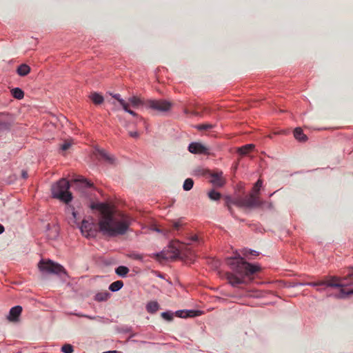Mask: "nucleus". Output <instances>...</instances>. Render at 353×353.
Segmentation results:
<instances>
[{
  "label": "nucleus",
  "instance_id": "24",
  "mask_svg": "<svg viewBox=\"0 0 353 353\" xmlns=\"http://www.w3.org/2000/svg\"><path fill=\"white\" fill-rule=\"evenodd\" d=\"M353 294V290L345 291L344 288H341L338 294H336L335 296L338 299H345L351 294Z\"/></svg>",
  "mask_w": 353,
  "mask_h": 353
},
{
  "label": "nucleus",
  "instance_id": "14",
  "mask_svg": "<svg viewBox=\"0 0 353 353\" xmlns=\"http://www.w3.org/2000/svg\"><path fill=\"white\" fill-rule=\"evenodd\" d=\"M129 103L133 108H138L140 105L145 106V101L141 100L140 98L133 96L128 99Z\"/></svg>",
  "mask_w": 353,
  "mask_h": 353
},
{
  "label": "nucleus",
  "instance_id": "5",
  "mask_svg": "<svg viewBox=\"0 0 353 353\" xmlns=\"http://www.w3.org/2000/svg\"><path fill=\"white\" fill-rule=\"evenodd\" d=\"M235 203L239 207L256 208L260 207L262 203L258 195L252 193L249 196L237 200Z\"/></svg>",
  "mask_w": 353,
  "mask_h": 353
},
{
  "label": "nucleus",
  "instance_id": "34",
  "mask_svg": "<svg viewBox=\"0 0 353 353\" xmlns=\"http://www.w3.org/2000/svg\"><path fill=\"white\" fill-rule=\"evenodd\" d=\"M161 316L167 321H172L173 319V314L170 312H165L161 313Z\"/></svg>",
  "mask_w": 353,
  "mask_h": 353
},
{
  "label": "nucleus",
  "instance_id": "25",
  "mask_svg": "<svg viewBox=\"0 0 353 353\" xmlns=\"http://www.w3.org/2000/svg\"><path fill=\"white\" fill-rule=\"evenodd\" d=\"M110 296V294L107 292L98 293L95 296V300L97 301H104L108 300Z\"/></svg>",
  "mask_w": 353,
  "mask_h": 353
},
{
  "label": "nucleus",
  "instance_id": "9",
  "mask_svg": "<svg viewBox=\"0 0 353 353\" xmlns=\"http://www.w3.org/2000/svg\"><path fill=\"white\" fill-rule=\"evenodd\" d=\"M188 150L192 154H203L209 153V148L198 142H192L188 146Z\"/></svg>",
  "mask_w": 353,
  "mask_h": 353
},
{
  "label": "nucleus",
  "instance_id": "46",
  "mask_svg": "<svg viewBox=\"0 0 353 353\" xmlns=\"http://www.w3.org/2000/svg\"><path fill=\"white\" fill-rule=\"evenodd\" d=\"M3 231H4L3 226L1 224H0V234H2L3 232Z\"/></svg>",
  "mask_w": 353,
  "mask_h": 353
},
{
  "label": "nucleus",
  "instance_id": "3",
  "mask_svg": "<svg viewBox=\"0 0 353 353\" xmlns=\"http://www.w3.org/2000/svg\"><path fill=\"white\" fill-rule=\"evenodd\" d=\"M70 183L65 179H61L52 185L51 190L54 198L68 203L72 199V193L69 191Z\"/></svg>",
  "mask_w": 353,
  "mask_h": 353
},
{
  "label": "nucleus",
  "instance_id": "18",
  "mask_svg": "<svg viewBox=\"0 0 353 353\" xmlns=\"http://www.w3.org/2000/svg\"><path fill=\"white\" fill-rule=\"evenodd\" d=\"M12 123L8 120L0 118V134L10 129Z\"/></svg>",
  "mask_w": 353,
  "mask_h": 353
},
{
  "label": "nucleus",
  "instance_id": "35",
  "mask_svg": "<svg viewBox=\"0 0 353 353\" xmlns=\"http://www.w3.org/2000/svg\"><path fill=\"white\" fill-rule=\"evenodd\" d=\"M112 97L114 98L115 99H117L122 107L127 103V102H125V100H123V99L121 98V96L119 94H113Z\"/></svg>",
  "mask_w": 353,
  "mask_h": 353
},
{
  "label": "nucleus",
  "instance_id": "11",
  "mask_svg": "<svg viewBox=\"0 0 353 353\" xmlns=\"http://www.w3.org/2000/svg\"><path fill=\"white\" fill-rule=\"evenodd\" d=\"M22 312V307L19 305L12 307L9 312L8 319L11 322L19 321V317Z\"/></svg>",
  "mask_w": 353,
  "mask_h": 353
},
{
  "label": "nucleus",
  "instance_id": "16",
  "mask_svg": "<svg viewBox=\"0 0 353 353\" xmlns=\"http://www.w3.org/2000/svg\"><path fill=\"white\" fill-rule=\"evenodd\" d=\"M294 136L296 139L299 141H305L307 139L306 135L303 132V130L300 128H296L294 130Z\"/></svg>",
  "mask_w": 353,
  "mask_h": 353
},
{
  "label": "nucleus",
  "instance_id": "43",
  "mask_svg": "<svg viewBox=\"0 0 353 353\" xmlns=\"http://www.w3.org/2000/svg\"><path fill=\"white\" fill-rule=\"evenodd\" d=\"M129 134L130 137H134V138H137L139 136V134L137 132H130Z\"/></svg>",
  "mask_w": 353,
  "mask_h": 353
},
{
  "label": "nucleus",
  "instance_id": "39",
  "mask_svg": "<svg viewBox=\"0 0 353 353\" xmlns=\"http://www.w3.org/2000/svg\"><path fill=\"white\" fill-rule=\"evenodd\" d=\"M154 256L155 258L159 261H161L162 260H165L167 258L164 256V254L163 252L161 253H158V254H154Z\"/></svg>",
  "mask_w": 353,
  "mask_h": 353
},
{
  "label": "nucleus",
  "instance_id": "49",
  "mask_svg": "<svg viewBox=\"0 0 353 353\" xmlns=\"http://www.w3.org/2000/svg\"><path fill=\"white\" fill-rule=\"evenodd\" d=\"M193 241H197V236H194L192 237Z\"/></svg>",
  "mask_w": 353,
  "mask_h": 353
},
{
  "label": "nucleus",
  "instance_id": "12",
  "mask_svg": "<svg viewBox=\"0 0 353 353\" xmlns=\"http://www.w3.org/2000/svg\"><path fill=\"white\" fill-rule=\"evenodd\" d=\"M201 312L198 310H179L176 312V315L181 318L194 317L199 316Z\"/></svg>",
  "mask_w": 353,
  "mask_h": 353
},
{
  "label": "nucleus",
  "instance_id": "2",
  "mask_svg": "<svg viewBox=\"0 0 353 353\" xmlns=\"http://www.w3.org/2000/svg\"><path fill=\"white\" fill-rule=\"evenodd\" d=\"M227 263L233 272H227L225 276L234 287L248 284L253 279L252 275L260 270L259 266L248 263L239 254L228 258Z\"/></svg>",
  "mask_w": 353,
  "mask_h": 353
},
{
  "label": "nucleus",
  "instance_id": "44",
  "mask_svg": "<svg viewBox=\"0 0 353 353\" xmlns=\"http://www.w3.org/2000/svg\"><path fill=\"white\" fill-rule=\"evenodd\" d=\"M77 316L85 317V318H87L88 319H90V320H94V319H96L95 316H91L85 315V314H77Z\"/></svg>",
  "mask_w": 353,
  "mask_h": 353
},
{
  "label": "nucleus",
  "instance_id": "10",
  "mask_svg": "<svg viewBox=\"0 0 353 353\" xmlns=\"http://www.w3.org/2000/svg\"><path fill=\"white\" fill-rule=\"evenodd\" d=\"M210 176H211L210 183L216 188L222 187L225 183L222 172H210Z\"/></svg>",
  "mask_w": 353,
  "mask_h": 353
},
{
  "label": "nucleus",
  "instance_id": "38",
  "mask_svg": "<svg viewBox=\"0 0 353 353\" xmlns=\"http://www.w3.org/2000/svg\"><path fill=\"white\" fill-rule=\"evenodd\" d=\"M243 255L244 256H248V254H252V255H256L257 254V252L254 250H248L247 249H244L243 251Z\"/></svg>",
  "mask_w": 353,
  "mask_h": 353
},
{
  "label": "nucleus",
  "instance_id": "32",
  "mask_svg": "<svg viewBox=\"0 0 353 353\" xmlns=\"http://www.w3.org/2000/svg\"><path fill=\"white\" fill-rule=\"evenodd\" d=\"M213 125L210 123H203L201 124L196 126V128L199 130H208L210 129H212L213 128Z\"/></svg>",
  "mask_w": 353,
  "mask_h": 353
},
{
  "label": "nucleus",
  "instance_id": "15",
  "mask_svg": "<svg viewBox=\"0 0 353 353\" xmlns=\"http://www.w3.org/2000/svg\"><path fill=\"white\" fill-rule=\"evenodd\" d=\"M30 72V68L27 64L20 65L17 70V72L19 76L24 77L29 74Z\"/></svg>",
  "mask_w": 353,
  "mask_h": 353
},
{
  "label": "nucleus",
  "instance_id": "36",
  "mask_svg": "<svg viewBox=\"0 0 353 353\" xmlns=\"http://www.w3.org/2000/svg\"><path fill=\"white\" fill-rule=\"evenodd\" d=\"M129 107H130V104H129V103H126L125 105H123L122 108H123V109L125 112H128V113H129V114H130L131 115H132V116H134V117H137V114L135 112H134L133 110H131L129 108Z\"/></svg>",
  "mask_w": 353,
  "mask_h": 353
},
{
  "label": "nucleus",
  "instance_id": "40",
  "mask_svg": "<svg viewBox=\"0 0 353 353\" xmlns=\"http://www.w3.org/2000/svg\"><path fill=\"white\" fill-rule=\"evenodd\" d=\"M261 203H262L260 207H262L263 208L272 209L273 208L272 203H267V202H263V201H261Z\"/></svg>",
  "mask_w": 353,
  "mask_h": 353
},
{
  "label": "nucleus",
  "instance_id": "27",
  "mask_svg": "<svg viewBox=\"0 0 353 353\" xmlns=\"http://www.w3.org/2000/svg\"><path fill=\"white\" fill-rule=\"evenodd\" d=\"M100 156L104 159L105 161L112 163L114 162V157L110 156L108 153H106L104 150H100L99 152Z\"/></svg>",
  "mask_w": 353,
  "mask_h": 353
},
{
  "label": "nucleus",
  "instance_id": "4",
  "mask_svg": "<svg viewBox=\"0 0 353 353\" xmlns=\"http://www.w3.org/2000/svg\"><path fill=\"white\" fill-rule=\"evenodd\" d=\"M38 268L41 272L50 274L65 273L64 268L59 263H54L51 260H41L38 263Z\"/></svg>",
  "mask_w": 353,
  "mask_h": 353
},
{
  "label": "nucleus",
  "instance_id": "20",
  "mask_svg": "<svg viewBox=\"0 0 353 353\" xmlns=\"http://www.w3.org/2000/svg\"><path fill=\"white\" fill-rule=\"evenodd\" d=\"M129 271V268L123 265H120L115 269L116 274L121 277H125L128 274Z\"/></svg>",
  "mask_w": 353,
  "mask_h": 353
},
{
  "label": "nucleus",
  "instance_id": "1",
  "mask_svg": "<svg viewBox=\"0 0 353 353\" xmlns=\"http://www.w3.org/2000/svg\"><path fill=\"white\" fill-rule=\"evenodd\" d=\"M100 212L99 230L108 236L123 235L127 232L132 219L125 214L114 215L112 207L108 203H97L92 206Z\"/></svg>",
  "mask_w": 353,
  "mask_h": 353
},
{
  "label": "nucleus",
  "instance_id": "29",
  "mask_svg": "<svg viewBox=\"0 0 353 353\" xmlns=\"http://www.w3.org/2000/svg\"><path fill=\"white\" fill-rule=\"evenodd\" d=\"M61 352L63 353H72L74 348L72 345L65 343L61 347Z\"/></svg>",
  "mask_w": 353,
  "mask_h": 353
},
{
  "label": "nucleus",
  "instance_id": "45",
  "mask_svg": "<svg viewBox=\"0 0 353 353\" xmlns=\"http://www.w3.org/2000/svg\"><path fill=\"white\" fill-rule=\"evenodd\" d=\"M21 176L23 179H26L28 177V172L26 170H22L21 171Z\"/></svg>",
  "mask_w": 353,
  "mask_h": 353
},
{
  "label": "nucleus",
  "instance_id": "30",
  "mask_svg": "<svg viewBox=\"0 0 353 353\" xmlns=\"http://www.w3.org/2000/svg\"><path fill=\"white\" fill-rule=\"evenodd\" d=\"M75 183H79L83 188H90L92 186V183L88 182L86 179H77L74 181Z\"/></svg>",
  "mask_w": 353,
  "mask_h": 353
},
{
  "label": "nucleus",
  "instance_id": "41",
  "mask_svg": "<svg viewBox=\"0 0 353 353\" xmlns=\"http://www.w3.org/2000/svg\"><path fill=\"white\" fill-rule=\"evenodd\" d=\"M70 146H71V143L70 142L66 141L63 144L61 145V149L63 151H65L68 149H69Z\"/></svg>",
  "mask_w": 353,
  "mask_h": 353
},
{
  "label": "nucleus",
  "instance_id": "8",
  "mask_svg": "<svg viewBox=\"0 0 353 353\" xmlns=\"http://www.w3.org/2000/svg\"><path fill=\"white\" fill-rule=\"evenodd\" d=\"M323 283L324 285L332 288H340V290L347 285V284H345V281H343V277L336 276H330L327 280L323 281Z\"/></svg>",
  "mask_w": 353,
  "mask_h": 353
},
{
  "label": "nucleus",
  "instance_id": "6",
  "mask_svg": "<svg viewBox=\"0 0 353 353\" xmlns=\"http://www.w3.org/2000/svg\"><path fill=\"white\" fill-rule=\"evenodd\" d=\"M145 107L152 110L165 112L169 110L172 107V103L166 100H147L145 101Z\"/></svg>",
  "mask_w": 353,
  "mask_h": 353
},
{
  "label": "nucleus",
  "instance_id": "19",
  "mask_svg": "<svg viewBox=\"0 0 353 353\" xmlns=\"http://www.w3.org/2000/svg\"><path fill=\"white\" fill-rule=\"evenodd\" d=\"M343 281H345V284L347 285H353V267H350L348 268L347 274L343 276Z\"/></svg>",
  "mask_w": 353,
  "mask_h": 353
},
{
  "label": "nucleus",
  "instance_id": "47",
  "mask_svg": "<svg viewBox=\"0 0 353 353\" xmlns=\"http://www.w3.org/2000/svg\"><path fill=\"white\" fill-rule=\"evenodd\" d=\"M134 259H141L142 257H141V255L137 254V255L134 256Z\"/></svg>",
  "mask_w": 353,
  "mask_h": 353
},
{
  "label": "nucleus",
  "instance_id": "33",
  "mask_svg": "<svg viewBox=\"0 0 353 353\" xmlns=\"http://www.w3.org/2000/svg\"><path fill=\"white\" fill-rule=\"evenodd\" d=\"M69 223L72 226H74V225H77L78 227L79 226V223L77 221V213H76V212H74V211L72 212V218L70 219Z\"/></svg>",
  "mask_w": 353,
  "mask_h": 353
},
{
  "label": "nucleus",
  "instance_id": "28",
  "mask_svg": "<svg viewBox=\"0 0 353 353\" xmlns=\"http://www.w3.org/2000/svg\"><path fill=\"white\" fill-rule=\"evenodd\" d=\"M208 196L211 200L217 201L221 198V194L214 190H212L208 193Z\"/></svg>",
  "mask_w": 353,
  "mask_h": 353
},
{
  "label": "nucleus",
  "instance_id": "31",
  "mask_svg": "<svg viewBox=\"0 0 353 353\" xmlns=\"http://www.w3.org/2000/svg\"><path fill=\"white\" fill-rule=\"evenodd\" d=\"M262 184H263V182L261 179H259L256 183L254 184V186L253 187V193L254 194H256V195L258 194L259 190H260V188H261L262 186Z\"/></svg>",
  "mask_w": 353,
  "mask_h": 353
},
{
  "label": "nucleus",
  "instance_id": "17",
  "mask_svg": "<svg viewBox=\"0 0 353 353\" xmlns=\"http://www.w3.org/2000/svg\"><path fill=\"white\" fill-rule=\"evenodd\" d=\"M159 305L157 301H150L146 305L148 312L153 314L158 311Z\"/></svg>",
  "mask_w": 353,
  "mask_h": 353
},
{
  "label": "nucleus",
  "instance_id": "22",
  "mask_svg": "<svg viewBox=\"0 0 353 353\" xmlns=\"http://www.w3.org/2000/svg\"><path fill=\"white\" fill-rule=\"evenodd\" d=\"M11 92H12V95L13 96V97L17 99H21L24 97L23 91L19 88H13L11 90Z\"/></svg>",
  "mask_w": 353,
  "mask_h": 353
},
{
  "label": "nucleus",
  "instance_id": "23",
  "mask_svg": "<svg viewBox=\"0 0 353 353\" xmlns=\"http://www.w3.org/2000/svg\"><path fill=\"white\" fill-rule=\"evenodd\" d=\"M90 99L93 101L94 103L97 104V105L102 103L103 101V96H101V94H99L98 93H95V92L92 93L90 95Z\"/></svg>",
  "mask_w": 353,
  "mask_h": 353
},
{
  "label": "nucleus",
  "instance_id": "21",
  "mask_svg": "<svg viewBox=\"0 0 353 353\" xmlns=\"http://www.w3.org/2000/svg\"><path fill=\"white\" fill-rule=\"evenodd\" d=\"M123 282L122 281H116L112 283L109 286V290L112 292H117L122 288Z\"/></svg>",
  "mask_w": 353,
  "mask_h": 353
},
{
  "label": "nucleus",
  "instance_id": "37",
  "mask_svg": "<svg viewBox=\"0 0 353 353\" xmlns=\"http://www.w3.org/2000/svg\"><path fill=\"white\" fill-rule=\"evenodd\" d=\"M306 285L312 286V287H318L324 285L323 281H315V282H308Z\"/></svg>",
  "mask_w": 353,
  "mask_h": 353
},
{
  "label": "nucleus",
  "instance_id": "13",
  "mask_svg": "<svg viewBox=\"0 0 353 353\" xmlns=\"http://www.w3.org/2000/svg\"><path fill=\"white\" fill-rule=\"evenodd\" d=\"M254 148L255 145L254 144H247L237 148V152L242 156H245L253 150Z\"/></svg>",
  "mask_w": 353,
  "mask_h": 353
},
{
  "label": "nucleus",
  "instance_id": "7",
  "mask_svg": "<svg viewBox=\"0 0 353 353\" xmlns=\"http://www.w3.org/2000/svg\"><path fill=\"white\" fill-rule=\"evenodd\" d=\"M81 233L86 237L94 236L97 233L95 225L92 222L83 220L81 224L79 226Z\"/></svg>",
  "mask_w": 353,
  "mask_h": 353
},
{
  "label": "nucleus",
  "instance_id": "48",
  "mask_svg": "<svg viewBox=\"0 0 353 353\" xmlns=\"http://www.w3.org/2000/svg\"><path fill=\"white\" fill-rule=\"evenodd\" d=\"M103 353H119V352L116 350H112V351H108V352H105Z\"/></svg>",
  "mask_w": 353,
  "mask_h": 353
},
{
  "label": "nucleus",
  "instance_id": "42",
  "mask_svg": "<svg viewBox=\"0 0 353 353\" xmlns=\"http://www.w3.org/2000/svg\"><path fill=\"white\" fill-rule=\"evenodd\" d=\"M182 225V223L180 221H175L173 223V228L174 230H178L181 226Z\"/></svg>",
  "mask_w": 353,
  "mask_h": 353
},
{
  "label": "nucleus",
  "instance_id": "26",
  "mask_svg": "<svg viewBox=\"0 0 353 353\" xmlns=\"http://www.w3.org/2000/svg\"><path fill=\"white\" fill-rule=\"evenodd\" d=\"M193 185H194V181L192 179H190V178L186 179L183 183V190L185 191H189L192 188Z\"/></svg>",
  "mask_w": 353,
  "mask_h": 353
}]
</instances>
